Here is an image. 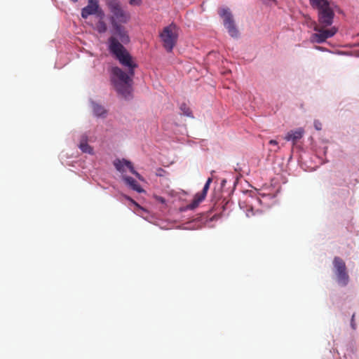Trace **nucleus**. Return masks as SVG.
<instances>
[{
    "mask_svg": "<svg viewBox=\"0 0 359 359\" xmlns=\"http://www.w3.org/2000/svg\"><path fill=\"white\" fill-rule=\"evenodd\" d=\"M109 50L119 62L128 68V74L123 72L118 67L111 69V79L120 86L130 87L132 83V77L134 74V69L137 65L133 61L132 57L125 47L118 41L115 36L109 39Z\"/></svg>",
    "mask_w": 359,
    "mask_h": 359,
    "instance_id": "f257e3e1",
    "label": "nucleus"
},
{
    "mask_svg": "<svg viewBox=\"0 0 359 359\" xmlns=\"http://www.w3.org/2000/svg\"><path fill=\"white\" fill-rule=\"evenodd\" d=\"M179 31L180 28L175 23L172 22L169 25L163 27L160 32L159 37L163 48L167 52H172V49L176 46L179 36Z\"/></svg>",
    "mask_w": 359,
    "mask_h": 359,
    "instance_id": "f03ea898",
    "label": "nucleus"
},
{
    "mask_svg": "<svg viewBox=\"0 0 359 359\" xmlns=\"http://www.w3.org/2000/svg\"><path fill=\"white\" fill-rule=\"evenodd\" d=\"M106 4L112 14L110 18L111 24L113 21L126 23L129 20V13L122 8L118 0H106Z\"/></svg>",
    "mask_w": 359,
    "mask_h": 359,
    "instance_id": "7ed1b4c3",
    "label": "nucleus"
},
{
    "mask_svg": "<svg viewBox=\"0 0 359 359\" xmlns=\"http://www.w3.org/2000/svg\"><path fill=\"white\" fill-rule=\"evenodd\" d=\"M333 266L337 283L340 285L346 286L349 281V276L345 262L341 258L335 257L333 259Z\"/></svg>",
    "mask_w": 359,
    "mask_h": 359,
    "instance_id": "20e7f679",
    "label": "nucleus"
},
{
    "mask_svg": "<svg viewBox=\"0 0 359 359\" xmlns=\"http://www.w3.org/2000/svg\"><path fill=\"white\" fill-rule=\"evenodd\" d=\"M314 30L317 32L311 35V41L318 43H323L326 39L333 36L337 32V29L335 27L325 29L319 27L318 25L315 26Z\"/></svg>",
    "mask_w": 359,
    "mask_h": 359,
    "instance_id": "39448f33",
    "label": "nucleus"
},
{
    "mask_svg": "<svg viewBox=\"0 0 359 359\" xmlns=\"http://www.w3.org/2000/svg\"><path fill=\"white\" fill-rule=\"evenodd\" d=\"M318 11V22L323 27L330 26L333 22L334 16V11L332 10L330 4L319 8L317 9Z\"/></svg>",
    "mask_w": 359,
    "mask_h": 359,
    "instance_id": "423d86ee",
    "label": "nucleus"
},
{
    "mask_svg": "<svg viewBox=\"0 0 359 359\" xmlns=\"http://www.w3.org/2000/svg\"><path fill=\"white\" fill-rule=\"evenodd\" d=\"M93 14L97 15L100 18L104 17V12L100 8L98 0H88V5L81 11V16L86 19Z\"/></svg>",
    "mask_w": 359,
    "mask_h": 359,
    "instance_id": "0eeeda50",
    "label": "nucleus"
},
{
    "mask_svg": "<svg viewBox=\"0 0 359 359\" xmlns=\"http://www.w3.org/2000/svg\"><path fill=\"white\" fill-rule=\"evenodd\" d=\"M212 179L211 177H209L207 180V181L203 187V190L201 192L197 193L194 196V199L191 201V203H190L189 204H188L187 205V210H194L205 198L208 191L210 188V185L212 183Z\"/></svg>",
    "mask_w": 359,
    "mask_h": 359,
    "instance_id": "6e6552de",
    "label": "nucleus"
},
{
    "mask_svg": "<svg viewBox=\"0 0 359 359\" xmlns=\"http://www.w3.org/2000/svg\"><path fill=\"white\" fill-rule=\"evenodd\" d=\"M221 15L224 18V25L228 30L229 34L232 37H237L238 31L235 26L232 15L229 10L228 8L223 9Z\"/></svg>",
    "mask_w": 359,
    "mask_h": 359,
    "instance_id": "1a4fd4ad",
    "label": "nucleus"
},
{
    "mask_svg": "<svg viewBox=\"0 0 359 359\" xmlns=\"http://www.w3.org/2000/svg\"><path fill=\"white\" fill-rule=\"evenodd\" d=\"M114 165L115 166L116 169L121 172H125V167H127L133 175H135L139 179H141L140 175L135 170L133 164L129 161L125 159H116L114 161Z\"/></svg>",
    "mask_w": 359,
    "mask_h": 359,
    "instance_id": "9d476101",
    "label": "nucleus"
},
{
    "mask_svg": "<svg viewBox=\"0 0 359 359\" xmlns=\"http://www.w3.org/2000/svg\"><path fill=\"white\" fill-rule=\"evenodd\" d=\"M120 22H114L111 24L113 29L114 30V34L117 35L122 43H127L129 42L130 39L128 35L127 34L125 28L119 25Z\"/></svg>",
    "mask_w": 359,
    "mask_h": 359,
    "instance_id": "9b49d317",
    "label": "nucleus"
},
{
    "mask_svg": "<svg viewBox=\"0 0 359 359\" xmlns=\"http://www.w3.org/2000/svg\"><path fill=\"white\" fill-rule=\"evenodd\" d=\"M304 133V130L302 128H299L296 130H290L287 133L285 137V140L287 141H292L293 144H295L297 142L303 137Z\"/></svg>",
    "mask_w": 359,
    "mask_h": 359,
    "instance_id": "f8f14e48",
    "label": "nucleus"
},
{
    "mask_svg": "<svg viewBox=\"0 0 359 359\" xmlns=\"http://www.w3.org/2000/svg\"><path fill=\"white\" fill-rule=\"evenodd\" d=\"M79 147L83 153L89 154H93V147L88 144V137L86 135H81Z\"/></svg>",
    "mask_w": 359,
    "mask_h": 359,
    "instance_id": "ddd939ff",
    "label": "nucleus"
},
{
    "mask_svg": "<svg viewBox=\"0 0 359 359\" xmlns=\"http://www.w3.org/2000/svg\"><path fill=\"white\" fill-rule=\"evenodd\" d=\"M123 180L125 181V182L129 185L133 190L139 192V193H141L142 191H143V189L141 188V187L140 186V184L137 183V182L134 180L133 177H128V176H125L123 177Z\"/></svg>",
    "mask_w": 359,
    "mask_h": 359,
    "instance_id": "4468645a",
    "label": "nucleus"
},
{
    "mask_svg": "<svg viewBox=\"0 0 359 359\" xmlns=\"http://www.w3.org/2000/svg\"><path fill=\"white\" fill-rule=\"evenodd\" d=\"M309 2L311 6L315 9L322 8L330 4L327 0H309Z\"/></svg>",
    "mask_w": 359,
    "mask_h": 359,
    "instance_id": "2eb2a0df",
    "label": "nucleus"
},
{
    "mask_svg": "<svg viewBox=\"0 0 359 359\" xmlns=\"http://www.w3.org/2000/svg\"><path fill=\"white\" fill-rule=\"evenodd\" d=\"M182 114L187 117L194 118L192 111L186 103H182L180 107Z\"/></svg>",
    "mask_w": 359,
    "mask_h": 359,
    "instance_id": "dca6fc26",
    "label": "nucleus"
},
{
    "mask_svg": "<svg viewBox=\"0 0 359 359\" xmlns=\"http://www.w3.org/2000/svg\"><path fill=\"white\" fill-rule=\"evenodd\" d=\"M93 109L94 114L97 116H103L106 113V111L103 107H102L101 105H99L96 103H94V102H93Z\"/></svg>",
    "mask_w": 359,
    "mask_h": 359,
    "instance_id": "f3484780",
    "label": "nucleus"
},
{
    "mask_svg": "<svg viewBox=\"0 0 359 359\" xmlns=\"http://www.w3.org/2000/svg\"><path fill=\"white\" fill-rule=\"evenodd\" d=\"M96 29L99 33H104L107 30V24L104 22L103 18H100L96 25Z\"/></svg>",
    "mask_w": 359,
    "mask_h": 359,
    "instance_id": "a211bd4d",
    "label": "nucleus"
},
{
    "mask_svg": "<svg viewBox=\"0 0 359 359\" xmlns=\"http://www.w3.org/2000/svg\"><path fill=\"white\" fill-rule=\"evenodd\" d=\"M118 98L123 100H130L133 97L132 91H117Z\"/></svg>",
    "mask_w": 359,
    "mask_h": 359,
    "instance_id": "6ab92c4d",
    "label": "nucleus"
},
{
    "mask_svg": "<svg viewBox=\"0 0 359 359\" xmlns=\"http://www.w3.org/2000/svg\"><path fill=\"white\" fill-rule=\"evenodd\" d=\"M269 144L276 146V148L273 150L274 152H278L280 149V147L278 146V142L274 140H271L269 141Z\"/></svg>",
    "mask_w": 359,
    "mask_h": 359,
    "instance_id": "aec40b11",
    "label": "nucleus"
},
{
    "mask_svg": "<svg viewBox=\"0 0 359 359\" xmlns=\"http://www.w3.org/2000/svg\"><path fill=\"white\" fill-rule=\"evenodd\" d=\"M313 124H314L315 128L317 130H320L322 129V123L320 121L315 120Z\"/></svg>",
    "mask_w": 359,
    "mask_h": 359,
    "instance_id": "412c9836",
    "label": "nucleus"
},
{
    "mask_svg": "<svg viewBox=\"0 0 359 359\" xmlns=\"http://www.w3.org/2000/svg\"><path fill=\"white\" fill-rule=\"evenodd\" d=\"M354 318H355V314H353L352 317H351V327L353 330H355L356 329V325H355V319Z\"/></svg>",
    "mask_w": 359,
    "mask_h": 359,
    "instance_id": "4be33fe9",
    "label": "nucleus"
},
{
    "mask_svg": "<svg viewBox=\"0 0 359 359\" xmlns=\"http://www.w3.org/2000/svg\"><path fill=\"white\" fill-rule=\"evenodd\" d=\"M126 199L130 201L131 203H133L135 206H137L139 208H142L138 203H137L133 199H132L130 197L126 196H125Z\"/></svg>",
    "mask_w": 359,
    "mask_h": 359,
    "instance_id": "5701e85b",
    "label": "nucleus"
},
{
    "mask_svg": "<svg viewBox=\"0 0 359 359\" xmlns=\"http://www.w3.org/2000/svg\"><path fill=\"white\" fill-rule=\"evenodd\" d=\"M141 0H130V4L133 5H140Z\"/></svg>",
    "mask_w": 359,
    "mask_h": 359,
    "instance_id": "b1692460",
    "label": "nucleus"
},
{
    "mask_svg": "<svg viewBox=\"0 0 359 359\" xmlns=\"http://www.w3.org/2000/svg\"><path fill=\"white\" fill-rule=\"evenodd\" d=\"M156 199H157L158 201L161 202V203H165V198H163L162 196H157Z\"/></svg>",
    "mask_w": 359,
    "mask_h": 359,
    "instance_id": "393cba45",
    "label": "nucleus"
},
{
    "mask_svg": "<svg viewBox=\"0 0 359 359\" xmlns=\"http://www.w3.org/2000/svg\"><path fill=\"white\" fill-rule=\"evenodd\" d=\"M246 215H247L248 217H250L251 215H253L254 212H253L252 208H250V209L248 210Z\"/></svg>",
    "mask_w": 359,
    "mask_h": 359,
    "instance_id": "a878e982",
    "label": "nucleus"
},
{
    "mask_svg": "<svg viewBox=\"0 0 359 359\" xmlns=\"http://www.w3.org/2000/svg\"><path fill=\"white\" fill-rule=\"evenodd\" d=\"M316 48L318 50H323V48L320 46H316Z\"/></svg>",
    "mask_w": 359,
    "mask_h": 359,
    "instance_id": "bb28decb",
    "label": "nucleus"
},
{
    "mask_svg": "<svg viewBox=\"0 0 359 359\" xmlns=\"http://www.w3.org/2000/svg\"><path fill=\"white\" fill-rule=\"evenodd\" d=\"M73 2H77L79 0H71Z\"/></svg>",
    "mask_w": 359,
    "mask_h": 359,
    "instance_id": "cd10ccee",
    "label": "nucleus"
},
{
    "mask_svg": "<svg viewBox=\"0 0 359 359\" xmlns=\"http://www.w3.org/2000/svg\"><path fill=\"white\" fill-rule=\"evenodd\" d=\"M159 171L164 172V170L163 169H160Z\"/></svg>",
    "mask_w": 359,
    "mask_h": 359,
    "instance_id": "c85d7f7f",
    "label": "nucleus"
}]
</instances>
